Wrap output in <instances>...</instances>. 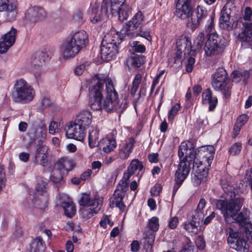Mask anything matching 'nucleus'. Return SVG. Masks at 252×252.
I'll list each match as a JSON object with an SVG mask.
<instances>
[{"instance_id":"obj_20","label":"nucleus","mask_w":252,"mask_h":252,"mask_svg":"<svg viewBox=\"0 0 252 252\" xmlns=\"http://www.w3.org/2000/svg\"><path fill=\"white\" fill-rule=\"evenodd\" d=\"M177 56L181 58L183 55L190 54L192 51L191 42L189 38L186 36L182 35L179 37L176 42Z\"/></svg>"},{"instance_id":"obj_42","label":"nucleus","mask_w":252,"mask_h":252,"mask_svg":"<svg viewBox=\"0 0 252 252\" xmlns=\"http://www.w3.org/2000/svg\"><path fill=\"white\" fill-rule=\"evenodd\" d=\"M31 251L33 252H42L44 251V247L42 239L36 238L33 240L31 246Z\"/></svg>"},{"instance_id":"obj_38","label":"nucleus","mask_w":252,"mask_h":252,"mask_svg":"<svg viewBox=\"0 0 252 252\" xmlns=\"http://www.w3.org/2000/svg\"><path fill=\"white\" fill-rule=\"evenodd\" d=\"M155 239V233L152 231H147L144 233L143 239L144 247L146 249H151L154 243Z\"/></svg>"},{"instance_id":"obj_13","label":"nucleus","mask_w":252,"mask_h":252,"mask_svg":"<svg viewBox=\"0 0 252 252\" xmlns=\"http://www.w3.org/2000/svg\"><path fill=\"white\" fill-rule=\"evenodd\" d=\"M192 153L195 154V160H197L198 158L201 159L200 161V165H202L204 168L210 167L214 159L215 154V148L212 145L202 146L197 149V152L194 150L193 145L192 144ZM195 162H197L195 161Z\"/></svg>"},{"instance_id":"obj_63","label":"nucleus","mask_w":252,"mask_h":252,"mask_svg":"<svg viewBox=\"0 0 252 252\" xmlns=\"http://www.w3.org/2000/svg\"><path fill=\"white\" fill-rule=\"evenodd\" d=\"M92 174V171L91 169H88L84 172H83L80 176L81 179L83 181H85L86 180L88 179Z\"/></svg>"},{"instance_id":"obj_36","label":"nucleus","mask_w":252,"mask_h":252,"mask_svg":"<svg viewBox=\"0 0 252 252\" xmlns=\"http://www.w3.org/2000/svg\"><path fill=\"white\" fill-rule=\"evenodd\" d=\"M200 221H193V217H192L191 221H186L183 223L184 228L189 232L196 234L201 230V227L198 228L196 223L199 224Z\"/></svg>"},{"instance_id":"obj_52","label":"nucleus","mask_w":252,"mask_h":252,"mask_svg":"<svg viewBox=\"0 0 252 252\" xmlns=\"http://www.w3.org/2000/svg\"><path fill=\"white\" fill-rule=\"evenodd\" d=\"M241 144L239 143H236L233 145L229 150L231 154L236 155L239 154L241 150Z\"/></svg>"},{"instance_id":"obj_3","label":"nucleus","mask_w":252,"mask_h":252,"mask_svg":"<svg viewBox=\"0 0 252 252\" xmlns=\"http://www.w3.org/2000/svg\"><path fill=\"white\" fill-rule=\"evenodd\" d=\"M175 16L181 19L188 18L187 25L192 30L199 27L200 23L206 17V10L198 6L192 10L191 6L176 4Z\"/></svg>"},{"instance_id":"obj_29","label":"nucleus","mask_w":252,"mask_h":252,"mask_svg":"<svg viewBox=\"0 0 252 252\" xmlns=\"http://www.w3.org/2000/svg\"><path fill=\"white\" fill-rule=\"evenodd\" d=\"M46 13L43 8L34 7L29 9L27 13V18L32 22H35L43 19Z\"/></svg>"},{"instance_id":"obj_34","label":"nucleus","mask_w":252,"mask_h":252,"mask_svg":"<svg viewBox=\"0 0 252 252\" xmlns=\"http://www.w3.org/2000/svg\"><path fill=\"white\" fill-rule=\"evenodd\" d=\"M250 77V73L248 71H240L235 70L231 74L233 81L237 83L242 81L245 84Z\"/></svg>"},{"instance_id":"obj_2","label":"nucleus","mask_w":252,"mask_h":252,"mask_svg":"<svg viewBox=\"0 0 252 252\" xmlns=\"http://www.w3.org/2000/svg\"><path fill=\"white\" fill-rule=\"evenodd\" d=\"M192 143L185 141L181 144L178 150V156L180 162L175 173L176 185L174 187L173 194L182 184L188 175L190 166L194 167L197 163L195 162V154L192 153Z\"/></svg>"},{"instance_id":"obj_43","label":"nucleus","mask_w":252,"mask_h":252,"mask_svg":"<svg viewBox=\"0 0 252 252\" xmlns=\"http://www.w3.org/2000/svg\"><path fill=\"white\" fill-rule=\"evenodd\" d=\"M243 19L245 21L243 25L252 26V10L251 8L247 7L245 9Z\"/></svg>"},{"instance_id":"obj_32","label":"nucleus","mask_w":252,"mask_h":252,"mask_svg":"<svg viewBox=\"0 0 252 252\" xmlns=\"http://www.w3.org/2000/svg\"><path fill=\"white\" fill-rule=\"evenodd\" d=\"M145 61L144 56L135 55L129 57L126 61V64L128 68H137L143 64Z\"/></svg>"},{"instance_id":"obj_28","label":"nucleus","mask_w":252,"mask_h":252,"mask_svg":"<svg viewBox=\"0 0 252 252\" xmlns=\"http://www.w3.org/2000/svg\"><path fill=\"white\" fill-rule=\"evenodd\" d=\"M202 101L203 104H209V109L213 111L216 108L218 99L216 97H213L212 93L210 89L204 90L202 94Z\"/></svg>"},{"instance_id":"obj_59","label":"nucleus","mask_w":252,"mask_h":252,"mask_svg":"<svg viewBox=\"0 0 252 252\" xmlns=\"http://www.w3.org/2000/svg\"><path fill=\"white\" fill-rule=\"evenodd\" d=\"M196 245L200 249H203L205 247V242L203 238L201 236H198L196 240Z\"/></svg>"},{"instance_id":"obj_58","label":"nucleus","mask_w":252,"mask_h":252,"mask_svg":"<svg viewBox=\"0 0 252 252\" xmlns=\"http://www.w3.org/2000/svg\"><path fill=\"white\" fill-rule=\"evenodd\" d=\"M30 154L27 152H21L19 154V158L21 161L27 162L29 160Z\"/></svg>"},{"instance_id":"obj_46","label":"nucleus","mask_w":252,"mask_h":252,"mask_svg":"<svg viewBox=\"0 0 252 252\" xmlns=\"http://www.w3.org/2000/svg\"><path fill=\"white\" fill-rule=\"evenodd\" d=\"M205 40V35L203 32H199L194 41V50H199L202 47Z\"/></svg>"},{"instance_id":"obj_37","label":"nucleus","mask_w":252,"mask_h":252,"mask_svg":"<svg viewBox=\"0 0 252 252\" xmlns=\"http://www.w3.org/2000/svg\"><path fill=\"white\" fill-rule=\"evenodd\" d=\"M56 166L61 169L62 171L64 170L66 172H68L72 169L73 164L71 159L67 158H64L59 160L57 163Z\"/></svg>"},{"instance_id":"obj_17","label":"nucleus","mask_w":252,"mask_h":252,"mask_svg":"<svg viewBox=\"0 0 252 252\" xmlns=\"http://www.w3.org/2000/svg\"><path fill=\"white\" fill-rule=\"evenodd\" d=\"M49 60L50 58L47 54L42 51H38L32 56L31 64L34 69L38 70L34 73L36 78H40L41 73L40 70L44 66L45 63Z\"/></svg>"},{"instance_id":"obj_23","label":"nucleus","mask_w":252,"mask_h":252,"mask_svg":"<svg viewBox=\"0 0 252 252\" xmlns=\"http://www.w3.org/2000/svg\"><path fill=\"white\" fill-rule=\"evenodd\" d=\"M92 119L91 113L89 111L84 110L80 112L76 115L74 122L76 125L86 130L92 124Z\"/></svg>"},{"instance_id":"obj_6","label":"nucleus","mask_w":252,"mask_h":252,"mask_svg":"<svg viewBox=\"0 0 252 252\" xmlns=\"http://www.w3.org/2000/svg\"><path fill=\"white\" fill-rule=\"evenodd\" d=\"M103 82L106 84V95L103 101V109L108 112H116L122 113L126 108V104L123 103L119 99L118 94L114 88L111 79L103 78Z\"/></svg>"},{"instance_id":"obj_26","label":"nucleus","mask_w":252,"mask_h":252,"mask_svg":"<svg viewBox=\"0 0 252 252\" xmlns=\"http://www.w3.org/2000/svg\"><path fill=\"white\" fill-rule=\"evenodd\" d=\"M135 143L134 138L130 137L126 139L125 143L119 146L118 157L123 160L126 159L132 153Z\"/></svg>"},{"instance_id":"obj_18","label":"nucleus","mask_w":252,"mask_h":252,"mask_svg":"<svg viewBox=\"0 0 252 252\" xmlns=\"http://www.w3.org/2000/svg\"><path fill=\"white\" fill-rule=\"evenodd\" d=\"M65 135L67 138L74 139L78 141L84 139L86 130L75 124L74 122H70L65 127Z\"/></svg>"},{"instance_id":"obj_48","label":"nucleus","mask_w":252,"mask_h":252,"mask_svg":"<svg viewBox=\"0 0 252 252\" xmlns=\"http://www.w3.org/2000/svg\"><path fill=\"white\" fill-rule=\"evenodd\" d=\"M129 44L131 48L130 51L132 50L137 53H143L145 51L146 48L144 45L139 44L138 41H131Z\"/></svg>"},{"instance_id":"obj_8","label":"nucleus","mask_w":252,"mask_h":252,"mask_svg":"<svg viewBox=\"0 0 252 252\" xmlns=\"http://www.w3.org/2000/svg\"><path fill=\"white\" fill-rule=\"evenodd\" d=\"M35 94L32 86L23 79H20L14 84L12 98L16 102L28 103L33 99Z\"/></svg>"},{"instance_id":"obj_21","label":"nucleus","mask_w":252,"mask_h":252,"mask_svg":"<svg viewBox=\"0 0 252 252\" xmlns=\"http://www.w3.org/2000/svg\"><path fill=\"white\" fill-rule=\"evenodd\" d=\"M58 198L65 215L68 217H72L75 214L76 209L71 199L64 193H59Z\"/></svg>"},{"instance_id":"obj_54","label":"nucleus","mask_w":252,"mask_h":252,"mask_svg":"<svg viewBox=\"0 0 252 252\" xmlns=\"http://www.w3.org/2000/svg\"><path fill=\"white\" fill-rule=\"evenodd\" d=\"M73 20L74 22L80 24L83 21V13L79 10L76 12L73 16Z\"/></svg>"},{"instance_id":"obj_35","label":"nucleus","mask_w":252,"mask_h":252,"mask_svg":"<svg viewBox=\"0 0 252 252\" xmlns=\"http://www.w3.org/2000/svg\"><path fill=\"white\" fill-rule=\"evenodd\" d=\"M244 29L238 35V39L241 41L249 42L252 39V26L243 25Z\"/></svg>"},{"instance_id":"obj_57","label":"nucleus","mask_w":252,"mask_h":252,"mask_svg":"<svg viewBox=\"0 0 252 252\" xmlns=\"http://www.w3.org/2000/svg\"><path fill=\"white\" fill-rule=\"evenodd\" d=\"M178 222L179 220L177 217H172L169 221L168 226L171 229H174L178 225Z\"/></svg>"},{"instance_id":"obj_9","label":"nucleus","mask_w":252,"mask_h":252,"mask_svg":"<svg viewBox=\"0 0 252 252\" xmlns=\"http://www.w3.org/2000/svg\"><path fill=\"white\" fill-rule=\"evenodd\" d=\"M124 37L117 32L113 35L108 33L104 37L100 48L101 57L104 61H109L114 59L118 53L117 44Z\"/></svg>"},{"instance_id":"obj_15","label":"nucleus","mask_w":252,"mask_h":252,"mask_svg":"<svg viewBox=\"0 0 252 252\" xmlns=\"http://www.w3.org/2000/svg\"><path fill=\"white\" fill-rule=\"evenodd\" d=\"M223 44L221 37L217 33L210 34L204 46L205 54L207 56L218 55L223 51Z\"/></svg>"},{"instance_id":"obj_27","label":"nucleus","mask_w":252,"mask_h":252,"mask_svg":"<svg viewBox=\"0 0 252 252\" xmlns=\"http://www.w3.org/2000/svg\"><path fill=\"white\" fill-rule=\"evenodd\" d=\"M15 4L10 3L9 0H0V12L6 11L10 20L14 19L17 15Z\"/></svg>"},{"instance_id":"obj_7","label":"nucleus","mask_w":252,"mask_h":252,"mask_svg":"<svg viewBox=\"0 0 252 252\" xmlns=\"http://www.w3.org/2000/svg\"><path fill=\"white\" fill-rule=\"evenodd\" d=\"M79 204L83 206L80 212L83 218L90 219L97 213L103 204V198L95 194L93 198L87 193H83L79 200Z\"/></svg>"},{"instance_id":"obj_44","label":"nucleus","mask_w":252,"mask_h":252,"mask_svg":"<svg viewBox=\"0 0 252 252\" xmlns=\"http://www.w3.org/2000/svg\"><path fill=\"white\" fill-rule=\"evenodd\" d=\"M143 168V165L138 159H133L131 161L127 168V170H128L130 173L133 174L137 170L139 171H142Z\"/></svg>"},{"instance_id":"obj_53","label":"nucleus","mask_w":252,"mask_h":252,"mask_svg":"<svg viewBox=\"0 0 252 252\" xmlns=\"http://www.w3.org/2000/svg\"><path fill=\"white\" fill-rule=\"evenodd\" d=\"M89 65V64L88 63H86L77 66L74 70L75 74L77 75H80Z\"/></svg>"},{"instance_id":"obj_1","label":"nucleus","mask_w":252,"mask_h":252,"mask_svg":"<svg viewBox=\"0 0 252 252\" xmlns=\"http://www.w3.org/2000/svg\"><path fill=\"white\" fill-rule=\"evenodd\" d=\"M221 186L223 190L221 198L216 203L217 209L221 211L226 223L234 221L241 226L240 229L246 231L247 238H252V224L250 220V212L247 209H243L238 214V211L243 204V198L236 197L233 188L227 181L222 179Z\"/></svg>"},{"instance_id":"obj_56","label":"nucleus","mask_w":252,"mask_h":252,"mask_svg":"<svg viewBox=\"0 0 252 252\" xmlns=\"http://www.w3.org/2000/svg\"><path fill=\"white\" fill-rule=\"evenodd\" d=\"M195 63V59L192 57H189L188 59V62L186 65V70L188 72H190L193 67V65Z\"/></svg>"},{"instance_id":"obj_10","label":"nucleus","mask_w":252,"mask_h":252,"mask_svg":"<svg viewBox=\"0 0 252 252\" xmlns=\"http://www.w3.org/2000/svg\"><path fill=\"white\" fill-rule=\"evenodd\" d=\"M212 86L217 91H220L225 98L231 94L232 84L223 68H218L212 75Z\"/></svg>"},{"instance_id":"obj_47","label":"nucleus","mask_w":252,"mask_h":252,"mask_svg":"<svg viewBox=\"0 0 252 252\" xmlns=\"http://www.w3.org/2000/svg\"><path fill=\"white\" fill-rule=\"evenodd\" d=\"M207 14V13H206V14ZM205 19H207L208 22V24L206 26V32H208L207 36L208 37L210 34L216 33V32L214 31V17L213 16H209L208 17L206 15V17L205 18ZM203 19H204V18Z\"/></svg>"},{"instance_id":"obj_24","label":"nucleus","mask_w":252,"mask_h":252,"mask_svg":"<svg viewBox=\"0 0 252 252\" xmlns=\"http://www.w3.org/2000/svg\"><path fill=\"white\" fill-rule=\"evenodd\" d=\"M126 191V190L117 188L113 197L110 200V206L112 208L118 207L121 211H124L126 209V205L123 202V199Z\"/></svg>"},{"instance_id":"obj_40","label":"nucleus","mask_w":252,"mask_h":252,"mask_svg":"<svg viewBox=\"0 0 252 252\" xmlns=\"http://www.w3.org/2000/svg\"><path fill=\"white\" fill-rule=\"evenodd\" d=\"M133 175V173H130L128 170L127 169L124 173L123 177L117 187L118 189H122L123 190H127L130 177Z\"/></svg>"},{"instance_id":"obj_61","label":"nucleus","mask_w":252,"mask_h":252,"mask_svg":"<svg viewBox=\"0 0 252 252\" xmlns=\"http://www.w3.org/2000/svg\"><path fill=\"white\" fill-rule=\"evenodd\" d=\"M161 190V187L159 185H156L151 189V193L153 195H158Z\"/></svg>"},{"instance_id":"obj_64","label":"nucleus","mask_w":252,"mask_h":252,"mask_svg":"<svg viewBox=\"0 0 252 252\" xmlns=\"http://www.w3.org/2000/svg\"><path fill=\"white\" fill-rule=\"evenodd\" d=\"M246 179L249 182L251 185V188L252 189V168L247 171L246 174Z\"/></svg>"},{"instance_id":"obj_30","label":"nucleus","mask_w":252,"mask_h":252,"mask_svg":"<svg viewBox=\"0 0 252 252\" xmlns=\"http://www.w3.org/2000/svg\"><path fill=\"white\" fill-rule=\"evenodd\" d=\"M100 149L105 153H109L113 151L117 146V142L114 137L112 138L106 137L100 141L98 145Z\"/></svg>"},{"instance_id":"obj_14","label":"nucleus","mask_w":252,"mask_h":252,"mask_svg":"<svg viewBox=\"0 0 252 252\" xmlns=\"http://www.w3.org/2000/svg\"><path fill=\"white\" fill-rule=\"evenodd\" d=\"M227 2L223 7L220 18V26L223 29L231 30L237 26V21L230 18L231 8L233 6L234 0H227Z\"/></svg>"},{"instance_id":"obj_50","label":"nucleus","mask_w":252,"mask_h":252,"mask_svg":"<svg viewBox=\"0 0 252 252\" xmlns=\"http://www.w3.org/2000/svg\"><path fill=\"white\" fill-rule=\"evenodd\" d=\"M60 124L54 121L50 122L49 126V132L50 134H55L60 131Z\"/></svg>"},{"instance_id":"obj_16","label":"nucleus","mask_w":252,"mask_h":252,"mask_svg":"<svg viewBox=\"0 0 252 252\" xmlns=\"http://www.w3.org/2000/svg\"><path fill=\"white\" fill-rule=\"evenodd\" d=\"M108 6L110 12L113 16L118 15L120 21L126 20L130 14V8L125 0H117Z\"/></svg>"},{"instance_id":"obj_19","label":"nucleus","mask_w":252,"mask_h":252,"mask_svg":"<svg viewBox=\"0 0 252 252\" xmlns=\"http://www.w3.org/2000/svg\"><path fill=\"white\" fill-rule=\"evenodd\" d=\"M17 31L13 27L5 34H3L0 41V53H6L14 44L16 38Z\"/></svg>"},{"instance_id":"obj_60","label":"nucleus","mask_w":252,"mask_h":252,"mask_svg":"<svg viewBox=\"0 0 252 252\" xmlns=\"http://www.w3.org/2000/svg\"><path fill=\"white\" fill-rule=\"evenodd\" d=\"M248 117L246 115H240L237 119L236 123L241 126H243L248 121Z\"/></svg>"},{"instance_id":"obj_25","label":"nucleus","mask_w":252,"mask_h":252,"mask_svg":"<svg viewBox=\"0 0 252 252\" xmlns=\"http://www.w3.org/2000/svg\"><path fill=\"white\" fill-rule=\"evenodd\" d=\"M49 149L45 145L39 146L36 149L34 162L36 164H39L43 166H46L48 163V156Z\"/></svg>"},{"instance_id":"obj_41","label":"nucleus","mask_w":252,"mask_h":252,"mask_svg":"<svg viewBox=\"0 0 252 252\" xmlns=\"http://www.w3.org/2000/svg\"><path fill=\"white\" fill-rule=\"evenodd\" d=\"M63 179V171L56 166L52 171L50 177V180L54 183H59Z\"/></svg>"},{"instance_id":"obj_4","label":"nucleus","mask_w":252,"mask_h":252,"mask_svg":"<svg viewBox=\"0 0 252 252\" xmlns=\"http://www.w3.org/2000/svg\"><path fill=\"white\" fill-rule=\"evenodd\" d=\"M88 41V35L84 31L73 33L71 37L62 43L61 50L63 59H68L75 56L85 46Z\"/></svg>"},{"instance_id":"obj_31","label":"nucleus","mask_w":252,"mask_h":252,"mask_svg":"<svg viewBox=\"0 0 252 252\" xmlns=\"http://www.w3.org/2000/svg\"><path fill=\"white\" fill-rule=\"evenodd\" d=\"M198 168L196 174L192 178V181L196 185H199L202 182L206 181L208 175V168H204L202 165H196Z\"/></svg>"},{"instance_id":"obj_22","label":"nucleus","mask_w":252,"mask_h":252,"mask_svg":"<svg viewBox=\"0 0 252 252\" xmlns=\"http://www.w3.org/2000/svg\"><path fill=\"white\" fill-rule=\"evenodd\" d=\"M109 8L107 4L103 2L101 10H99L96 7L92 8L90 13L91 22L94 24L97 23L105 19L109 12Z\"/></svg>"},{"instance_id":"obj_12","label":"nucleus","mask_w":252,"mask_h":252,"mask_svg":"<svg viewBox=\"0 0 252 252\" xmlns=\"http://www.w3.org/2000/svg\"><path fill=\"white\" fill-rule=\"evenodd\" d=\"M98 80L96 84L90 88V105L91 108L94 110H100L103 109L102 103V91L103 89V78L96 75Z\"/></svg>"},{"instance_id":"obj_51","label":"nucleus","mask_w":252,"mask_h":252,"mask_svg":"<svg viewBox=\"0 0 252 252\" xmlns=\"http://www.w3.org/2000/svg\"><path fill=\"white\" fill-rule=\"evenodd\" d=\"M180 107L179 103H176L172 107L168 113V119L169 121H171L174 118L180 109Z\"/></svg>"},{"instance_id":"obj_55","label":"nucleus","mask_w":252,"mask_h":252,"mask_svg":"<svg viewBox=\"0 0 252 252\" xmlns=\"http://www.w3.org/2000/svg\"><path fill=\"white\" fill-rule=\"evenodd\" d=\"M47 185L46 181H38L37 183L36 186V190L39 192L42 193L45 191L46 189V186Z\"/></svg>"},{"instance_id":"obj_11","label":"nucleus","mask_w":252,"mask_h":252,"mask_svg":"<svg viewBox=\"0 0 252 252\" xmlns=\"http://www.w3.org/2000/svg\"><path fill=\"white\" fill-rule=\"evenodd\" d=\"M252 240V238L247 239L246 231L241 229L235 231L232 228L229 229L227 243L231 248L237 251L246 252L249 248L247 243Z\"/></svg>"},{"instance_id":"obj_39","label":"nucleus","mask_w":252,"mask_h":252,"mask_svg":"<svg viewBox=\"0 0 252 252\" xmlns=\"http://www.w3.org/2000/svg\"><path fill=\"white\" fill-rule=\"evenodd\" d=\"M206 204V202L204 199H201L200 200L196 208V214L193 216V221H195L198 220L200 221L203 220L204 214L202 210L205 207Z\"/></svg>"},{"instance_id":"obj_45","label":"nucleus","mask_w":252,"mask_h":252,"mask_svg":"<svg viewBox=\"0 0 252 252\" xmlns=\"http://www.w3.org/2000/svg\"><path fill=\"white\" fill-rule=\"evenodd\" d=\"M141 79L142 75L139 73L137 74L133 81L132 86L130 89V94L131 95H135L136 92H137L139 88V84L141 82Z\"/></svg>"},{"instance_id":"obj_33","label":"nucleus","mask_w":252,"mask_h":252,"mask_svg":"<svg viewBox=\"0 0 252 252\" xmlns=\"http://www.w3.org/2000/svg\"><path fill=\"white\" fill-rule=\"evenodd\" d=\"M88 141L89 145L91 148L99 145V131L97 128L92 127L89 130Z\"/></svg>"},{"instance_id":"obj_62","label":"nucleus","mask_w":252,"mask_h":252,"mask_svg":"<svg viewBox=\"0 0 252 252\" xmlns=\"http://www.w3.org/2000/svg\"><path fill=\"white\" fill-rule=\"evenodd\" d=\"M5 183V174L3 172V169L0 168V189L4 186Z\"/></svg>"},{"instance_id":"obj_5","label":"nucleus","mask_w":252,"mask_h":252,"mask_svg":"<svg viewBox=\"0 0 252 252\" xmlns=\"http://www.w3.org/2000/svg\"><path fill=\"white\" fill-rule=\"evenodd\" d=\"M145 22V17L141 11L137 12L129 21L126 27H124L120 32L123 37L126 36L129 37L141 36L147 40H152L151 36L148 31L143 30V26Z\"/></svg>"},{"instance_id":"obj_49","label":"nucleus","mask_w":252,"mask_h":252,"mask_svg":"<svg viewBox=\"0 0 252 252\" xmlns=\"http://www.w3.org/2000/svg\"><path fill=\"white\" fill-rule=\"evenodd\" d=\"M148 226L152 232L157 231L159 228L158 219L156 217H152L148 221Z\"/></svg>"}]
</instances>
